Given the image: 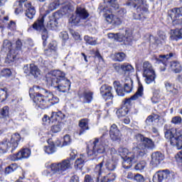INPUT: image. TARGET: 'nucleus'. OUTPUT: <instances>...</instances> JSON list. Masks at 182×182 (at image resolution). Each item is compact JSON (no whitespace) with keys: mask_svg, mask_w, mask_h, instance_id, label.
Returning <instances> with one entry per match:
<instances>
[{"mask_svg":"<svg viewBox=\"0 0 182 182\" xmlns=\"http://www.w3.org/2000/svg\"><path fill=\"white\" fill-rule=\"evenodd\" d=\"M143 92H144L143 85H139L136 92L132 97H130L129 100H137L139 97H143V95H144Z\"/></svg>","mask_w":182,"mask_h":182,"instance_id":"34","label":"nucleus"},{"mask_svg":"<svg viewBox=\"0 0 182 182\" xmlns=\"http://www.w3.org/2000/svg\"><path fill=\"white\" fill-rule=\"evenodd\" d=\"M16 5H17L18 7L15 9V14L18 15V14H21V12L23 11V9L22 8V3L19 1H16Z\"/></svg>","mask_w":182,"mask_h":182,"instance_id":"51","label":"nucleus"},{"mask_svg":"<svg viewBox=\"0 0 182 182\" xmlns=\"http://www.w3.org/2000/svg\"><path fill=\"white\" fill-rule=\"evenodd\" d=\"M169 70H171L174 73H180L182 70L181 64L177 61L171 62L169 65Z\"/></svg>","mask_w":182,"mask_h":182,"instance_id":"28","label":"nucleus"},{"mask_svg":"<svg viewBox=\"0 0 182 182\" xmlns=\"http://www.w3.org/2000/svg\"><path fill=\"white\" fill-rule=\"evenodd\" d=\"M171 123L173 124H181V117H174L171 119Z\"/></svg>","mask_w":182,"mask_h":182,"instance_id":"57","label":"nucleus"},{"mask_svg":"<svg viewBox=\"0 0 182 182\" xmlns=\"http://www.w3.org/2000/svg\"><path fill=\"white\" fill-rule=\"evenodd\" d=\"M127 5L128 6H133V8L138 6L136 11L139 17L135 19H141V15H144V14L147 12V8L144 7V5H143V0H128Z\"/></svg>","mask_w":182,"mask_h":182,"instance_id":"11","label":"nucleus"},{"mask_svg":"<svg viewBox=\"0 0 182 182\" xmlns=\"http://www.w3.org/2000/svg\"><path fill=\"white\" fill-rule=\"evenodd\" d=\"M103 16L107 23H111L112 25H120L122 23L120 18L113 15L112 14L105 13Z\"/></svg>","mask_w":182,"mask_h":182,"instance_id":"20","label":"nucleus"},{"mask_svg":"<svg viewBox=\"0 0 182 182\" xmlns=\"http://www.w3.org/2000/svg\"><path fill=\"white\" fill-rule=\"evenodd\" d=\"M89 18V13L86 11V9L83 7H77L75 11V15H73L70 21L71 23L74 25H77V23H80L84 19H87Z\"/></svg>","mask_w":182,"mask_h":182,"instance_id":"10","label":"nucleus"},{"mask_svg":"<svg viewBox=\"0 0 182 182\" xmlns=\"http://www.w3.org/2000/svg\"><path fill=\"white\" fill-rule=\"evenodd\" d=\"M58 6H59V3H58V1L50 4L48 6V9L47 10L48 14H49V12H52V11H55V9H57Z\"/></svg>","mask_w":182,"mask_h":182,"instance_id":"48","label":"nucleus"},{"mask_svg":"<svg viewBox=\"0 0 182 182\" xmlns=\"http://www.w3.org/2000/svg\"><path fill=\"white\" fill-rule=\"evenodd\" d=\"M31 156V150L29 149H23L17 154L11 156L12 161L22 160V159H28Z\"/></svg>","mask_w":182,"mask_h":182,"instance_id":"14","label":"nucleus"},{"mask_svg":"<svg viewBox=\"0 0 182 182\" xmlns=\"http://www.w3.org/2000/svg\"><path fill=\"white\" fill-rule=\"evenodd\" d=\"M134 180L136 182H144L146 179L144 178V176H143V175L140 173H136V175H134Z\"/></svg>","mask_w":182,"mask_h":182,"instance_id":"54","label":"nucleus"},{"mask_svg":"<svg viewBox=\"0 0 182 182\" xmlns=\"http://www.w3.org/2000/svg\"><path fill=\"white\" fill-rule=\"evenodd\" d=\"M165 137L170 140L171 146L176 147L178 150L182 149V129L171 128L167 129V125L164 127Z\"/></svg>","mask_w":182,"mask_h":182,"instance_id":"4","label":"nucleus"},{"mask_svg":"<svg viewBox=\"0 0 182 182\" xmlns=\"http://www.w3.org/2000/svg\"><path fill=\"white\" fill-rule=\"evenodd\" d=\"M163 180H164V176H163V171H159L156 173L154 174L153 177V181L154 182H163Z\"/></svg>","mask_w":182,"mask_h":182,"instance_id":"40","label":"nucleus"},{"mask_svg":"<svg viewBox=\"0 0 182 182\" xmlns=\"http://www.w3.org/2000/svg\"><path fill=\"white\" fill-rule=\"evenodd\" d=\"M14 53V50H10L9 53L7 55V58H6V63H12V62H15L16 55Z\"/></svg>","mask_w":182,"mask_h":182,"instance_id":"38","label":"nucleus"},{"mask_svg":"<svg viewBox=\"0 0 182 182\" xmlns=\"http://www.w3.org/2000/svg\"><path fill=\"white\" fill-rule=\"evenodd\" d=\"M41 93H36L33 98V102L40 109H46L49 106L59 103V98L55 96L52 92H48L46 90L41 89Z\"/></svg>","mask_w":182,"mask_h":182,"instance_id":"2","label":"nucleus"},{"mask_svg":"<svg viewBox=\"0 0 182 182\" xmlns=\"http://www.w3.org/2000/svg\"><path fill=\"white\" fill-rule=\"evenodd\" d=\"M119 156L124 159L122 162V166L124 168H132L133 166V163H136L134 153L132 151H129V149L126 148H120L119 149Z\"/></svg>","mask_w":182,"mask_h":182,"instance_id":"7","label":"nucleus"},{"mask_svg":"<svg viewBox=\"0 0 182 182\" xmlns=\"http://www.w3.org/2000/svg\"><path fill=\"white\" fill-rule=\"evenodd\" d=\"M80 99L82 100L83 103H92V100H93V92L85 91L80 96Z\"/></svg>","mask_w":182,"mask_h":182,"instance_id":"27","label":"nucleus"},{"mask_svg":"<svg viewBox=\"0 0 182 182\" xmlns=\"http://www.w3.org/2000/svg\"><path fill=\"white\" fill-rule=\"evenodd\" d=\"M48 26H50L51 29H55V28H58V20H50L48 23Z\"/></svg>","mask_w":182,"mask_h":182,"instance_id":"53","label":"nucleus"},{"mask_svg":"<svg viewBox=\"0 0 182 182\" xmlns=\"http://www.w3.org/2000/svg\"><path fill=\"white\" fill-rule=\"evenodd\" d=\"M103 164H105V160L102 161L100 164L97 165L95 167V173H98V176H100L102 173L105 171L103 168Z\"/></svg>","mask_w":182,"mask_h":182,"instance_id":"46","label":"nucleus"},{"mask_svg":"<svg viewBox=\"0 0 182 182\" xmlns=\"http://www.w3.org/2000/svg\"><path fill=\"white\" fill-rule=\"evenodd\" d=\"M60 38H61V39H63V41H67V39H69V35L68 34V32L62 31L61 33H60Z\"/></svg>","mask_w":182,"mask_h":182,"instance_id":"58","label":"nucleus"},{"mask_svg":"<svg viewBox=\"0 0 182 182\" xmlns=\"http://www.w3.org/2000/svg\"><path fill=\"white\" fill-rule=\"evenodd\" d=\"M43 16L38 19L33 24V29L36 31H41L42 33V39L43 41V46H46V40L48 39V31L43 26Z\"/></svg>","mask_w":182,"mask_h":182,"instance_id":"12","label":"nucleus"},{"mask_svg":"<svg viewBox=\"0 0 182 182\" xmlns=\"http://www.w3.org/2000/svg\"><path fill=\"white\" fill-rule=\"evenodd\" d=\"M143 76L145 77L144 81L146 85L156 83V71L153 69L151 64L147 61L143 64Z\"/></svg>","mask_w":182,"mask_h":182,"instance_id":"8","label":"nucleus"},{"mask_svg":"<svg viewBox=\"0 0 182 182\" xmlns=\"http://www.w3.org/2000/svg\"><path fill=\"white\" fill-rule=\"evenodd\" d=\"M43 123H45V124H49V123H50V122H52L51 117H49V116H48V115H44L43 117Z\"/></svg>","mask_w":182,"mask_h":182,"instance_id":"60","label":"nucleus"},{"mask_svg":"<svg viewBox=\"0 0 182 182\" xmlns=\"http://www.w3.org/2000/svg\"><path fill=\"white\" fill-rule=\"evenodd\" d=\"M109 136L113 141H120V140H122V133L116 124L111 125L109 129Z\"/></svg>","mask_w":182,"mask_h":182,"instance_id":"13","label":"nucleus"},{"mask_svg":"<svg viewBox=\"0 0 182 182\" xmlns=\"http://www.w3.org/2000/svg\"><path fill=\"white\" fill-rule=\"evenodd\" d=\"M135 140L136 141L137 147L141 150H146V149L153 150V149L155 147L153 140L147 137H144V136L141 134H137L135 135Z\"/></svg>","mask_w":182,"mask_h":182,"instance_id":"9","label":"nucleus"},{"mask_svg":"<svg viewBox=\"0 0 182 182\" xmlns=\"http://www.w3.org/2000/svg\"><path fill=\"white\" fill-rule=\"evenodd\" d=\"M48 146H46L43 148L45 153L47 154H53L56 151V148H55V143L52 139L48 140Z\"/></svg>","mask_w":182,"mask_h":182,"instance_id":"26","label":"nucleus"},{"mask_svg":"<svg viewBox=\"0 0 182 182\" xmlns=\"http://www.w3.org/2000/svg\"><path fill=\"white\" fill-rule=\"evenodd\" d=\"M169 16L172 21L173 25H177V21L181 18H178V17L182 16V7L172 9L169 14Z\"/></svg>","mask_w":182,"mask_h":182,"instance_id":"18","label":"nucleus"},{"mask_svg":"<svg viewBox=\"0 0 182 182\" xmlns=\"http://www.w3.org/2000/svg\"><path fill=\"white\" fill-rule=\"evenodd\" d=\"M30 72L31 75L34 77H39L41 76V70L34 64H30Z\"/></svg>","mask_w":182,"mask_h":182,"instance_id":"32","label":"nucleus"},{"mask_svg":"<svg viewBox=\"0 0 182 182\" xmlns=\"http://www.w3.org/2000/svg\"><path fill=\"white\" fill-rule=\"evenodd\" d=\"M163 160H164V155H163V154L159 151L154 152L151 154V164L154 166V167H157Z\"/></svg>","mask_w":182,"mask_h":182,"instance_id":"19","label":"nucleus"},{"mask_svg":"<svg viewBox=\"0 0 182 182\" xmlns=\"http://www.w3.org/2000/svg\"><path fill=\"white\" fill-rule=\"evenodd\" d=\"M12 46V43L8 41L5 40L3 43V48H5L6 49H8L9 50H11V48Z\"/></svg>","mask_w":182,"mask_h":182,"instance_id":"56","label":"nucleus"},{"mask_svg":"<svg viewBox=\"0 0 182 182\" xmlns=\"http://www.w3.org/2000/svg\"><path fill=\"white\" fill-rule=\"evenodd\" d=\"M113 86L116 91L122 88V84H120L119 81H114L113 82Z\"/></svg>","mask_w":182,"mask_h":182,"instance_id":"64","label":"nucleus"},{"mask_svg":"<svg viewBox=\"0 0 182 182\" xmlns=\"http://www.w3.org/2000/svg\"><path fill=\"white\" fill-rule=\"evenodd\" d=\"M162 174L164 176V180H168V181H173L176 177V173L168 170L162 171Z\"/></svg>","mask_w":182,"mask_h":182,"instance_id":"30","label":"nucleus"},{"mask_svg":"<svg viewBox=\"0 0 182 182\" xmlns=\"http://www.w3.org/2000/svg\"><path fill=\"white\" fill-rule=\"evenodd\" d=\"M171 41H179V39H182V28L171 30Z\"/></svg>","mask_w":182,"mask_h":182,"instance_id":"29","label":"nucleus"},{"mask_svg":"<svg viewBox=\"0 0 182 182\" xmlns=\"http://www.w3.org/2000/svg\"><path fill=\"white\" fill-rule=\"evenodd\" d=\"M0 119L8 120L9 119V107L6 106L0 109Z\"/></svg>","mask_w":182,"mask_h":182,"instance_id":"31","label":"nucleus"},{"mask_svg":"<svg viewBox=\"0 0 182 182\" xmlns=\"http://www.w3.org/2000/svg\"><path fill=\"white\" fill-rule=\"evenodd\" d=\"M85 161H86V156L84 154H81L80 157L75 161V166L79 167V166H82Z\"/></svg>","mask_w":182,"mask_h":182,"instance_id":"47","label":"nucleus"},{"mask_svg":"<svg viewBox=\"0 0 182 182\" xmlns=\"http://www.w3.org/2000/svg\"><path fill=\"white\" fill-rule=\"evenodd\" d=\"M166 90L172 95H178V91L180 90V87H178L177 85L166 81L164 82Z\"/></svg>","mask_w":182,"mask_h":182,"instance_id":"21","label":"nucleus"},{"mask_svg":"<svg viewBox=\"0 0 182 182\" xmlns=\"http://www.w3.org/2000/svg\"><path fill=\"white\" fill-rule=\"evenodd\" d=\"M170 58H173V53H171L169 55H161L159 57L157 56H154V60H155V63H163L164 66H166L167 61Z\"/></svg>","mask_w":182,"mask_h":182,"instance_id":"23","label":"nucleus"},{"mask_svg":"<svg viewBox=\"0 0 182 182\" xmlns=\"http://www.w3.org/2000/svg\"><path fill=\"white\" fill-rule=\"evenodd\" d=\"M63 126H65V124H63V122L58 123V124L53 125L51 127V130L53 133H59V132L62 130Z\"/></svg>","mask_w":182,"mask_h":182,"instance_id":"42","label":"nucleus"},{"mask_svg":"<svg viewBox=\"0 0 182 182\" xmlns=\"http://www.w3.org/2000/svg\"><path fill=\"white\" fill-rule=\"evenodd\" d=\"M70 141H72V139H70V136L65 135L64 136V146H68V144H70Z\"/></svg>","mask_w":182,"mask_h":182,"instance_id":"59","label":"nucleus"},{"mask_svg":"<svg viewBox=\"0 0 182 182\" xmlns=\"http://www.w3.org/2000/svg\"><path fill=\"white\" fill-rule=\"evenodd\" d=\"M152 103H159L160 102V95L154 92L153 97L151 98Z\"/></svg>","mask_w":182,"mask_h":182,"instance_id":"55","label":"nucleus"},{"mask_svg":"<svg viewBox=\"0 0 182 182\" xmlns=\"http://www.w3.org/2000/svg\"><path fill=\"white\" fill-rule=\"evenodd\" d=\"M112 88L107 85H103L100 87V95L105 100L113 99V94L112 93Z\"/></svg>","mask_w":182,"mask_h":182,"instance_id":"16","label":"nucleus"},{"mask_svg":"<svg viewBox=\"0 0 182 182\" xmlns=\"http://www.w3.org/2000/svg\"><path fill=\"white\" fill-rule=\"evenodd\" d=\"M24 5L26 7V16H27L28 19H33V16H35L36 14L35 7L32 6L31 3H26Z\"/></svg>","mask_w":182,"mask_h":182,"instance_id":"24","label":"nucleus"},{"mask_svg":"<svg viewBox=\"0 0 182 182\" xmlns=\"http://www.w3.org/2000/svg\"><path fill=\"white\" fill-rule=\"evenodd\" d=\"M146 166H147L146 161H141L135 166V170H136V171H143L146 168Z\"/></svg>","mask_w":182,"mask_h":182,"instance_id":"44","label":"nucleus"},{"mask_svg":"<svg viewBox=\"0 0 182 182\" xmlns=\"http://www.w3.org/2000/svg\"><path fill=\"white\" fill-rule=\"evenodd\" d=\"M108 38L109 39H114V41H117V42H127V43H130L132 42V36H127L126 34V36H124L123 34L121 33H117L114 34L113 33H108Z\"/></svg>","mask_w":182,"mask_h":182,"instance_id":"15","label":"nucleus"},{"mask_svg":"<svg viewBox=\"0 0 182 182\" xmlns=\"http://www.w3.org/2000/svg\"><path fill=\"white\" fill-rule=\"evenodd\" d=\"M11 75H12V72L9 68H4L1 71V76H3L4 77H9Z\"/></svg>","mask_w":182,"mask_h":182,"instance_id":"49","label":"nucleus"},{"mask_svg":"<svg viewBox=\"0 0 182 182\" xmlns=\"http://www.w3.org/2000/svg\"><path fill=\"white\" fill-rule=\"evenodd\" d=\"M78 126L80 127V131L77 132L78 136H82V134H85L86 130H90V127H89V119L83 118L79 120Z\"/></svg>","mask_w":182,"mask_h":182,"instance_id":"17","label":"nucleus"},{"mask_svg":"<svg viewBox=\"0 0 182 182\" xmlns=\"http://www.w3.org/2000/svg\"><path fill=\"white\" fill-rule=\"evenodd\" d=\"M47 82L50 86L57 87L59 92L65 93L70 90V80L65 77V73L60 70L51 71L47 75Z\"/></svg>","mask_w":182,"mask_h":182,"instance_id":"1","label":"nucleus"},{"mask_svg":"<svg viewBox=\"0 0 182 182\" xmlns=\"http://www.w3.org/2000/svg\"><path fill=\"white\" fill-rule=\"evenodd\" d=\"M107 177L108 178L109 182H113L114 180H116V174L114 173H109L107 175Z\"/></svg>","mask_w":182,"mask_h":182,"instance_id":"61","label":"nucleus"},{"mask_svg":"<svg viewBox=\"0 0 182 182\" xmlns=\"http://www.w3.org/2000/svg\"><path fill=\"white\" fill-rule=\"evenodd\" d=\"M126 59V54L124 53H117L114 55V60L116 62H123Z\"/></svg>","mask_w":182,"mask_h":182,"instance_id":"41","label":"nucleus"},{"mask_svg":"<svg viewBox=\"0 0 182 182\" xmlns=\"http://www.w3.org/2000/svg\"><path fill=\"white\" fill-rule=\"evenodd\" d=\"M65 117H66V115L61 111L53 112L51 114L52 123H63L62 120H64Z\"/></svg>","mask_w":182,"mask_h":182,"instance_id":"22","label":"nucleus"},{"mask_svg":"<svg viewBox=\"0 0 182 182\" xmlns=\"http://www.w3.org/2000/svg\"><path fill=\"white\" fill-rule=\"evenodd\" d=\"M84 40L85 41V42L87 43H88V45L95 46L97 43L96 40H93V38L92 37H89L88 36H85L84 37Z\"/></svg>","mask_w":182,"mask_h":182,"instance_id":"50","label":"nucleus"},{"mask_svg":"<svg viewBox=\"0 0 182 182\" xmlns=\"http://www.w3.org/2000/svg\"><path fill=\"white\" fill-rule=\"evenodd\" d=\"M109 141L103 139V137L100 139L95 138L93 141V147L92 149H87V154L89 157H97L98 154H103L107 150Z\"/></svg>","mask_w":182,"mask_h":182,"instance_id":"6","label":"nucleus"},{"mask_svg":"<svg viewBox=\"0 0 182 182\" xmlns=\"http://www.w3.org/2000/svg\"><path fill=\"white\" fill-rule=\"evenodd\" d=\"M21 141V135L14 134L10 139H5L0 141V153H7V151H14L18 149Z\"/></svg>","mask_w":182,"mask_h":182,"instance_id":"5","label":"nucleus"},{"mask_svg":"<svg viewBox=\"0 0 182 182\" xmlns=\"http://www.w3.org/2000/svg\"><path fill=\"white\" fill-rule=\"evenodd\" d=\"M121 69L124 72H130L131 73H133V72H134V68H133V66L127 63L121 65Z\"/></svg>","mask_w":182,"mask_h":182,"instance_id":"37","label":"nucleus"},{"mask_svg":"<svg viewBox=\"0 0 182 182\" xmlns=\"http://www.w3.org/2000/svg\"><path fill=\"white\" fill-rule=\"evenodd\" d=\"M8 28L11 31H15V29H16V23H15L14 21H11L8 25Z\"/></svg>","mask_w":182,"mask_h":182,"instance_id":"63","label":"nucleus"},{"mask_svg":"<svg viewBox=\"0 0 182 182\" xmlns=\"http://www.w3.org/2000/svg\"><path fill=\"white\" fill-rule=\"evenodd\" d=\"M129 113V109H127V107L123 106L122 107L119 108L117 111V117L120 119V117H123L124 116H126Z\"/></svg>","mask_w":182,"mask_h":182,"instance_id":"35","label":"nucleus"},{"mask_svg":"<svg viewBox=\"0 0 182 182\" xmlns=\"http://www.w3.org/2000/svg\"><path fill=\"white\" fill-rule=\"evenodd\" d=\"M48 48L52 50V53H56V50L58 49V44L56 43V42L53 41L50 43Z\"/></svg>","mask_w":182,"mask_h":182,"instance_id":"52","label":"nucleus"},{"mask_svg":"<svg viewBox=\"0 0 182 182\" xmlns=\"http://www.w3.org/2000/svg\"><path fill=\"white\" fill-rule=\"evenodd\" d=\"M72 166L70 159H65L58 164H53L47 166V170L44 171V174L49 177H56L58 174H62L63 171L69 170V168Z\"/></svg>","mask_w":182,"mask_h":182,"instance_id":"3","label":"nucleus"},{"mask_svg":"<svg viewBox=\"0 0 182 182\" xmlns=\"http://www.w3.org/2000/svg\"><path fill=\"white\" fill-rule=\"evenodd\" d=\"M84 182H95V179L90 175H85Z\"/></svg>","mask_w":182,"mask_h":182,"instance_id":"62","label":"nucleus"},{"mask_svg":"<svg viewBox=\"0 0 182 182\" xmlns=\"http://www.w3.org/2000/svg\"><path fill=\"white\" fill-rule=\"evenodd\" d=\"M122 82H124V90L126 92V93H130L133 89V80L132 78L127 77H125L124 80H122Z\"/></svg>","mask_w":182,"mask_h":182,"instance_id":"25","label":"nucleus"},{"mask_svg":"<svg viewBox=\"0 0 182 182\" xmlns=\"http://www.w3.org/2000/svg\"><path fill=\"white\" fill-rule=\"evenodd\" d=\"M105 166L109 171H113L116 169V166H117V162L113 159H107Z\"/></svg>","mask_w":182,"mask_h":182,"instance_id":"33","label":"nucleus"},{"mask_svg":"<svg viewBox=\"0 0 182 182\" xmlns=\"http://www.w3.org/2000/svg\"><path fill=\"white\" fill-rule=\"evenodd\" d=\"M18 169V164H12L7 168H6L5 173L6 174H9L10 173H14V171H16V170Z\"/></svg>","mask_w":182,"mask_h":182,"instance_id":"45","label":"nucleus"},{"mask_svg":"<svg viewBox=\"0 0 182 182\" xmlns=\"http://www.w3.org/2000/svg\"><path fill=\"white\" fill-rule=\"evenodd\" d=\"M136 147L133 148V153L136 157V156H137L138 154L139 156H144L146 154V149H139L137 145H136V142L134 143ZM136 160V158H135Z\"/></svg>","mask_w":182,"mask_h":182,"instance_id":"36","label":"nucleus"},{"mask_svg":"<svg viewBox=\"0 0 182 182\" xmlns=\"http://www.w3.org/2000/svg\"><path fill=\"white\" fill-rule=\"evenodd\" d=\"M105 4H109V6H112L114 11L119 9V4L116 2V0H105Z\"/></svg>","mask_w":182,"mask_h":182,"instance_id":"43","label":"nucleus"},{"mask_svg":"<svg viewBox=\"0 0 182 182\" xmlns=\"http://www.w3.org/2000/svg\"><path fill=\"white\" fill-rule=\"evenodd\" d=\"M8 97V89L0 88V103L5 102Z\"/></svg>","mask_w":182,"mask_h":182,"instance_id":"39","label":"nucleus"}]
</instances>
